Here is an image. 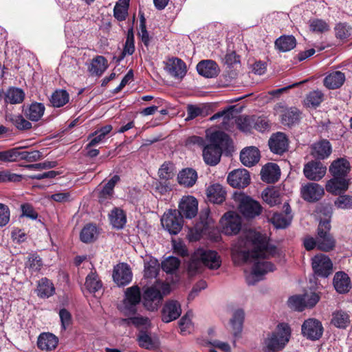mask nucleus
<instances>
[{
    "instance_id": "1",
    "label": "nucleus",
    "mask_w": 352,
    "mask_h": 352,
    "mask_svg": "<svg viewBox=\"0 0 352 352\" xmlns=\"http://www.w3.org/2000/svg\"><path fill=\"white\" fill-rule=\"evenodd\" d=\"M276 251V247L268 244L265 236L250 230L233 247L232 257L236 265L254 263L252 272L246 276L247 283L252 285L259 281L263 275L274 270V265L264 258L274 256Z\"/></svg>"
},
{
    "instance_id": "2",
    "label": "nucleus",
    "mask_w": 352,
    "mask_h": 352,
    "mask_svg": "<svg viewBox=\"0 0 352 352\" xmlns=\"http://www.w3.org/2000/svg\"><path fill=\"white\" fill-rule=\"evenodd\" d=\"M331 225L329 220L321 221L318 225L317 236H307L304 239V246L307 250H311L315 247L318 249L329 252L335 247L336 241L329 233Z\"/></svg>"
},
{
    "instance_id": "3",
    "label": "nucleus",
    "mask_w": 352,
    "mask_h": 352,
    "mask_svg": "<svg viewBox=\"0 0 352 352\" xmlns=\"http://www.w3.org/2000/svg\"><path fill=\"white\" fill-rule=\"evenodd\" d=\"M291 336V329L286 323L279 324L275 331L269 333L263 340L264 352H277L282 350L287 344Z\"/></svg>"
},
{
    "instance_id": "4",
    "label": "nucleus",
    "mask_w": 352,
    "mask_h": 352,
    "mask_svg": "<svg viewBox=\"0 0 352 352\" xmlns=\"http://www.w3.org/2000/svg\"><path fill=\"white\" fill-rule=\"evenodd\" d=\"M170 286L167 283L148 287L143 294L144 307L150 311L157 309L163 298V296L169 293Z\"/></svg>"
},
{
    "instance_id": "5",
    "label": "nucleus",
    "mask_w": 352,
    "mask_h": 352,
    "mask_svg": "<svg viewBox=\"0 0 352 352\" xmlns=\"http://www.w3.org/2000/svg\"><path fill=\"white\" fill-rule=\"evenodd\" d=\"M141 300L140 289L138 286H132L125 291V297L120 307L121 312L125 316L134 315L137 311V306Z\"/></svg>"
},
{
    "instance_id": "6",
    "label": "nucleus",
    "mask_w": 352,
    "mask_h": 352,
    "mask_svg": "<svg viewBox=\"0 0 352 352\" xmlns=\"http://www.w3.org/2000/svg\"><path fill=\"white\" fill-rule=\"evenodd\" d=\"M161 223L170 234H177L182 228L184 221L176 210H169L164 214Z\"/></svg>"
},
{
    "instance_id": "7",
    "label": "nucleus",
    "mask_w": 352,
    "mask_h": 352,
    "mask_svg": "<svg viewBox=\"0 0 352 352\" xmlns=\"http://www.w3.org/2000/svg\"><path fill=\"white\" fill-rule=\"evenodd\" d=\"M241 218L235 212L224 214L221 219L222 232L226 235L236 234L241 228Z\"/></svg>"
},
{
    "instance_id": "8",
    "label": "nucleus",
    "mask_w": 352,
    "mask_h": 352,
    "mask_svg": "<svg viewBox=\"0 0 352 352\" xmlns=\"http://www.w3.org/2000/svg\"><path fill=\"white\" fill-rule=\"evenodd\" d=\"M311 265L317 276L327 278L333 272V263L331 259L323 254L313 257Z\"/></svg>"
},
{
    "instance_id": "9",
    "label": "nucleus",
    "mask_w": 352,
    "mask_h": 352,
    "mask_svg": "<svg viewBox=\"0 0 352 352\" xmlns=\"http://www.w3.org/2000/svg\"><path fill=\"white\" fill-rule=\"evenodd\" d=\"M302 334L311 340H319L323 333V327L320 321L316 318H309L302 323Z\"/></svg>"
},
{
    "instance_id": "10",
    "label": "nucleus",
    "mask_w": 352,
    "mask_h": 352,
    "mask_svg": "<svg viewBox=\"0 0 352 352\" xmlns=\"http://www.w3.org/2000/svg\"><path fill=\"white\" fill-rule=\"evenodd\" d=\"M239 210L245 218L253 219L261 213L262 207L258 201L246 196L241 199Z\"/></svg>"
},
{
    "instance_id": "11",
    "label": "nucleus",
    "mask_w": 352,
    "mask_h": 352,
    "mask_svg": "<svg viewBox=\"0 0 352 352\" xmlns=\"http://www.w3.org/2000/svg\"><path fill=\"white\" fill-rule=\"evenodd\" d=\"M182 218L191 219L198 212V201L192 196L183 197L179 204V209L177 210Z\"/></svg>"
},
{
    "instance_id": "12",
    "label": "nucleus",
    "mask_w": 352,
    "mask_h": 352,
    "mask_svg": "<svg viewBox=\"0 0 352 352\" xmlns=\"http://www.w3.org/2000/svg\"><path fill=\"white\" fill-rule=\"evenodd\" d=\"M197 256L200 258L204 265L210 270H217L221 266V259L216 251L198 249Z\"/></svg>"
},
{
    "instance_id": "13",
    "label": "nucleus",
    "mask_w": 352,
    "mask_h": 352,
    "mask_svg": "<svg viewBox=\"0 0 352 352\" xmlns=\"http://www.w3.org/2000/svg\"><path fill=\"white\" fill-rule=\"evenodd\" d=\"M227 181L234 188H244L250 184V176L246 169H236L229 173Z\"/></svg>"
},
{
    "instance_id": "14",
    "label": "nucleus",
    "mask_w": 352,
    "mask_h": 352,
    "mask_svg": "<svg viewBox=\"0 0 352 352\" xmlns=\"http://www.w3.org/2000/svg\"><path fill=\"white\" fill-rule=\"evenodd\" d=\"M113 278L118 286L128 285L132 280V272L126 263L117 265L113 270Z\"/></svg>"
},
{
    "instance_id": "15",
    "label": "nucleus",
    "mask_w": 352,
    "mask_h": 352,
    "mask_svg": "<svg viewBox=\"0 0 352 352\" xmlns=\"http://www.w3.org/2000/svg\"><path fill=\"white\" fill-rule=\"evenodd\" d=\"M327 171V168L320 162L311 161L304 167L305 176L310 179L318 181L322 179Z\"/></svg>"
},
{
    "instance_id": "16",
    "label": "nucleus",
    "mask_w": 352,
    "mask_h": 352,
    "mask_svg": "<svg viewBox=\"0 0 352 352\" xmlns=\"http://www.w3.org/2000/svg\"><path fill=\"white\" fill-rule=\"evenodd\" d=\"M300 192L305 200L314 202L321 199L324 195V188L318 184L308 183L302 186Z\"/></svg>"
},
{
    "instance_id": "17",
    "label": "nucleus",
    "mask_w": 352,
    "mask_h": 352,
    "mask_svg": "<svg viewBox=\"0 0 352 352\" xmlns=\"http://www.w3.org/2000/svg\"><path fill=\"white\" fill-rule=\"evenodd\" d=\"M165 69L170 76L177 78H182L186 74L185 63L177 58L169 59L166 64Z\"/></svg>"
},
{
    "instance_id": "18",
    "label": "nucleus",
    "mask_w": 352,
    "mask_h": 352,
    "mask_svg": "<svg viewBox=\"0 0 352 352\" xmlns=\"http://www.w3.org/2000/svg\"><path fill=\"white\" fill-rule=\"evenodd\" d=\"M182 314L180 304L176 300L167 302L162 309V320L170 322L176 320Z\"/></svg>"
},
{
    "instance_id": "19",
    "label": "nucleus",
    "mask_w": 352,
    "mask_h": 352,
    "mask_svg": "<svg viewBox=\"0 0 352 352\" xmlns=\"http://www.w3.org/2000/svg\"><path fill=\"white\" fill-rule=\"evenodd\" d=\"M270 150L276 154H282L287 150L288 140L283 133L273 135L269 140Z\"/></svg>"
},
{
    "instance_id": "20",
    "label": "nucleus",
    "mask_w": 352,
    "mask_h": 352,
    "mask_svg": "<svg viewBox=\"0 0 352 352\" xmlns=\"http://www.w3.org/2000/svg\"><path fill=\"white\" fill-rule=\"evenodd\" d=\"M345 177H333L326 184L327 191L336 195L345 192L349 188V180Z\"/></svg>"
},
{
    "instance_id": "21",
    "label": "nucleus",
    "mask_w": 352,
    "mask_h": 352,
    "mask_svg": "<svg viewBox=\"0 0 352 352\" xmlns=\"http://www.w3.org/2000/svg\"><path fill=\"white\" fill-rule=\"evenodd\" d=\"M331 145L328 140H322L311 146V155L319 160H324L328 157L331 153Z\"/></svg>"
},
{
    "instance_id": "22",
    "label": "nucleus",
    "mask_w": 352,
    "mask_h": 352,
    "mask_svg": "<svg viewBox=\"0 0 352 352\" xmlns=\"http://www.w3.org/2000/svg\"><path fill=\"white\" fill-rule=\"evenodd\" d=\"M138 341L140 346L148 350L153 349L159 345L157 337L148 329L140 330L138 335Z\"/></svg>"
},
{
    "instance_id": "23",
    "label": "nucleus",
    "mask_w": 352,
    "mask_h": 352,
    "mask_svg": "<svg viewBox=\"0 0 352 352\" xmlns=\"http://www.w3.org/2000/svg\"><path fill=\"white\" fill-rule=\"evenodd\" d=\"M197 72L206 78H214L219 74L217 63L212 60L200 61L197 65Z\"/></svg>"
},
{
    "instance_id": "24",
    "label": "nucleus",
    "mask_w": 352,
    "mask_h": 352,
    "mask_svg": "<svg viewBox=\"0 0 352 352\" xmlns=\"http://www.w3.org/2000/svg\"><path fill=\"white\" fill-rule=\"evenodd\" d=\"M280 171L279 166L274 163H268L261 171V179L267 183H274L279 179Z\"/></svg>"
},
{
    "instance_id": "25",
    "label": "nucleus",
    "mask_w": 352,
    "mask_h": 352,
    "mask_svg": "<svg viewBox=\"0 0 352 352\" xmlns=\"http://www.w3.org/2000/svg\"><path fill=\"white\" fill-rule=\"evenodd\" d=\"M260 159L259 151L254 146H250L243 149L240 154L241 163L245 166H252L256 164Z\"/></svg>"
},
{
    "instance_id": "26",
    "label": "nucleus",
    "mask_w": 352,
    "mask_h": 352,
    "mask_svg": "<svg viewBox=\"0 0 352 352\" xmlns=\"http://www.w3.org/2000/svg\"><path fill=\"white\" fill-rule=\"evenodd\" d=\"M58 338L51 333H43L38 338L37 341L38 347L46 351H50L55 349L58 345Z\"/></svg>"
},
{
    "instance_id": "27",
    "label": "nucleus",
    "mask_w": 352,
    "mask_h": 352,
    "mask_svg": "<svg viewBox=\"0 0 352 352\" xmlns=\"http://www.w3.org/2000/svg\"><path fill=\"white\" fill-rule=\"evenodd\" d=\"M333 286L340 294H345L349 292L351 284L349 276L343 272H336L333 277Z\"/></svg>"
},
{
    "instance_id": "28",
    "label": "nucleus",
    "mask_w": 352,
    "mask_h": 352,
    "mask_svg": "<svg viewBox=\"0 0 352 352\" xmlns=\"http://www.w3.org/2000/svg\"><path fill=\"white\" fill-rule=\"evenodd\" d=\"M350 168V163L346 159L339 158L332 162L329 171L333 177H346Z\"/></svg>"
},
{
    "instance_id": "29",
    "label": "nucleus",
    "mask_w": 352,
    "mask_h": 352,
    "mask_svg": "<svg viewBox=\"0 0 352 352\" xmlns=\"http://www.w3.org/2000/svg\"><path fill=\"white\" fill-rule=\"evenodd\" d=\"M221 156V148L206 145L203 150L204 162L210 166L217 164Z\"/></svg>"
},
{
    "instance_id": "30",
    "label": "nucleus",
    "mask_w": 352,
    "mask_h": 352,
    "mask_svg": "<svg viewBox=\"0 0 352 352\" xmlns=\"http://www.w3.org/2000/svg\"><path fill=\"white\" fill-rule=\"evenodd\" d=\"M344 81V74L340 71H334L324 78V85L329 89H336L340 87Z\"/></svg>"
},
{
    "instance_id": "31",
    "label": "nucleus",
    "mask_w": 352,
    "mask_h": 352,
    "mask_svg": "<svg viewBox=\"0 0 352 352\" xmlns=\"http://www.w3.org/2000/svg\"><path fill=\"white\" fill-rule=\"evenodd\" d=\"M226 194L223 187L219 184H212L207 189V196L209 200L214 204H221L224 201Z\"/></svg>"
},
{
    "instance_id": "32",
    "label": "nucleus",
    "mask_w": 352,
    "mask_h": 352,
    "mask_svg": "<svg viewBox=\"0 0 352 352\" xmlns=\"http://www.w3.org/2000/svg\"><path fill=\"white\" fill-rule=\"evenodd\" d=\"M300 118V112L296 107H290L283 111L281 123L285 126H291L297 124Z\"/></svg>"
},
{
    "instance_id": "33",
    "label": "nucleus",
    "mask_w": 352,
    "mask_h": 352,
    "mask_svg": "<svg viewBox=\"0 0 352 352\" xmlns=\"http://www.w3.org/2000/svg\"><path fill=\"white\" fill-rule=\"evenodd\" d=\"M197 179V172L192 168L183 169L177 175L179 184L186 187L192 186Z\"/></svg>"
},
{
    "instance_id": "34",
    "label": "nucleus",
    "mask_w": 352,
    "mask_h": 352,
    "mask_svg": "<svg viewBox=\"0 0 352 352\" xmlns=\"http://www.w3.org/2000/svg\"><path fill=\"white\" fill-rule=\"evenodd\" d=\"M245 313L241 309H238L233 312L230 322L232 327L233 335L235 337L239 336L242 331Z\"/></svg>"
},
{
    "instance_id": "35",
    "label": "nucleus",
    "mask_w": 352,
    "mask_h": 352,
    "mask_svg": "<svg viewBox=\"0 0 352 352\" xmlns=\"http://www.w3.org/2000/svg\"><path fill=\"white\" fill-rule=\"evenodd\" d=\"M120 180L118 175H114L102 188L99 192L98 199L101 204L105 203L107 200L111 199L113 194V188L115 185Z\"/></svg>"
},
{
    "instance_id": "36",
    "label": "nucleus",
    "mask_w": 352,
    "mask_h": 352,
    "mask_svg": "<svg viewBox=\"0 0 352 352\" xmlns=\"http://www.w3.org/2000/svg\"><path fill=\"white\" fill-rule=\"evenodd\" d=\"M25 98L24 91L17 87H11L4 94V100L6 103L20 104Z\"/></svg>"
},
{
    "instance_id": "37",
    "label": "nucleus",
    "mask_w": 352,
    "mask_h": 352,
    "mask_svg": "<svg viewBox=\"0 0 352 352\" xmlns=\"http://www.w3.org/2000/svg\"><path fill=\"white\" fill-rule=\"evenodd\" d=\"M109 216L110 222L115 228L122 229L126 223V214L120 208H113Z\"/></svg>"
},
{
    "instance_id": "38",
    "label": "nucleus",
    "mask_w": 352,
    "mask_h": 352,
    "mask_svg": "<svg viewBox=\"0 0 352 352\" xmlns=\"http://www.w3.org/2000/svg\"><path fill=\"white\" fill-rule=\"evenodd\" d=\"M107 67L106 58L102 56H98L92 60L89 67V71L91 74L101 76Z\"/></svg>"
},
{
    "instance_id": "39",
    "label": "nucleus",
    "mask_w": 352,
    "mask_h": 352,
    "mask_svg": "<svg viewBox=\"0 0 352 352\" xmlns=\"http://www.w3.org/2000/svg\"><path fill=\"white\" fill-rule=\"evenodd\" d=\"M296 40L295 37L292 35L280 36L275 41L276 48L283 52L292 50L296 47Z\"/></svg>"
},
{
    "instance_id": "40",
    "label": "nucleus",
    "mask_w": 352,
    "mask_h": 352,
    "mask_svg": "<svg viewBox=\"0 0 352 352\" xmlns=\"http://www.w3.org/2000/svg\"><path fill=\"white\" fill-rule=\"evenodd\" d=\"M45 106L42 103L34 102L25 110V116L32 121H38L43 116Z\"/></svg>"
},
{
    "instance_id": "41",
    "label": "nucleus",
    "mask_w": 352,
    "mask_h": 352,
    "mask_svg": "<svg viewBox=\"0 0 352 352\" xmlns=\"http://www.w3.org/2000/svg\"><path fill=\"white\" fill-rule=\"evenodd\" d=\"M54 290L53 283L47 278H41L38 282L37 294L41 298H49L54 294Z\"/></svg>"
},
{
    "instance_id": "42",
    "label": "nucleus",
    "mask_w": 352,
    "mask_h": 352,
    "mask_svg": "<svg viewBox=\"0 0 352 352\" xmlns=\"http://www.w3.org/2000/svg\"><path fill=\"white\" fill-rule=\"evenodd\" d=\"M331 324L340 329H345L350 324L349 315L344 311H337L333 313Z\"/></svg>"
},
{
    "instance_id": "43",
    "label": "nucleus",
    "mask_w": 352,
    "mask_h": 352,
    "mask_svg": "<svg viewBox=\"0 0 352 352\" xmlns=\"http://www.w3.org/2000/svg\"><path fill=\"white\" fill-rule=\"evenodd\" d=\"M85 285L91 293H95L102 288V284L96 272H91L86 277Z\"/></svg>"
},
{
    "instance_id": "44",
    "label": "nucleus",
    "mask_w": 352,
    "mask_h": 352,
    "mask_svg": "<svg viewBox=\"0 0 352 352\" xmlns=\"http://www.w3.org/2000/svg\"><path fill=\"white\" fill-rule=\"evenodd\" d=\"M123 322L126 324H133L140 330H146L151 327L150 320L146 317L135 316L123 319Z\"/></svg>"
},
{
    "instance_id": "45",
    "label": "nucleus",
    "mask_w": 352,
    "mask_h": 352,
    "mask_svg": "<svg viewBox=\"0 0 352 352\" xmlns=\"http://www.w3.org/2000/svg\"><path fill=\"white\" fill-rule=\"evenodd\" d=\"M69 94L63 89L55 91L50 98V102L54 107H60L67 104L69 101Z\"/></svg>"
},
{
    "instance_id": "46",
    "label": "nucleus",
    "mask_w": 352,
    "mask_h": 352,
    "mask_svg": "<svg viewBox=\"0 0 352 352\" xmlns=\"http://www.w3.org/2000/svg\"><path fill=\"white\" fill-rule=\"evenodd\" d=\"M210 142L209 146L221 148L228 140V136L224 132L215 131L208 135Z\"/></svg>"
},
{
    "instance_id": "47",
    "label": "nucleus",
    "mask_w": 352,
    "mask_h": 352,
    "mask_svg": "<svg viewBox=\"0 0 352 352\" xmlns=\"http://www.w3.org/2000/svg\"><path fill=\"white\" fill-rule=\"evenodd\" d=\"M98 232L95 226L88 224L81 230L80 237L84 243H91L97 237Z\"/></svg>"
},
{
    "instance_id": "48",
    "label": "nucleus",
    "mask_w": 352,
    "mask_h": 352,
    "mask_svg": "<svg viewBox=\"0 0 352 352\" xmlns=\"http://www.w3.org/2000/svg\"><path fill=\"white\" fill-rule=\"evenodd\" d=\"M292 218V216H285L282 213H275L270 221L276 228L283 229L290 225Z\"/></svg>"
},
{
    "instance_id": "49",
    "label": "nucleus",
    "mask_w": 352,
    "mask_h": 352,
    "mask_svg": "<svg viewBox=\"0 0 352 352\" xmlns=\"http://www.w3.org/2000/svg\"><path fill=\"white\" fill-rule=\"evenodd\" d=\"M262 198L270 206H274L280 203L278 191L274 189H266L262 192Z\"/></svg>"
},
{
    "instance_id": "50",
    "label": "nucleus",
    "mask_w": 352,
    "mask_h": 352,
    "mask_svg": "<svg viewBox=\"0 0 352 352\" xmlns=\"http://www.w3.org/2000/svg\"><path fill=\"white\" fill-rule=\"evenodd\" d=\"M322 100L323 94L319 90H314L307 95L305 103L308 107H318Z\"/></svg>"
},
{
    "instance_id": "51",
    "label": "nucleus",
    "mask_w": 352,
    "mask_h": 352,
    "mask_svg": "<svg viewBox=\"0 0 352 352\" xmlns=\"http://www.w3.org/2000/svg\"><path fill=\"white\" fill-rule=\"evenodd\" d=\"M0 160L6 162H16L21 160L20 149L19 148H14L0 152Z\"/></svg>"
},
{
    "instance_id": "52",
    "label": "nucleus",
    "mask_w": 352,
    "mask_h": 352,
    "mask_svg": "<svg viewBox=\"0 0 352 352\" xmlns=\"http://www.w3.org/2000/svg\"><path fill=\"white\" fill-rule=\"evenodd\" d=\"M174 166L169 162H164L158 170V175L162 180L167 181L174 176Z\"/></svg>"
},
{
    "instance_id": "53",
    "label": "nucleus",
    "mask_w": 352,
    "mask_h": 352,
    "mask_svg": "<svg viewBox=\"0 0 352 352\" xmlns=\"http://www.w3.org/2000/svg\"><path fill=\"white\" fill-rule=\"evenodd\" d=\"M180 265V261L174 256H169L162 263V268L166 273H173Z\"/></svg>"
},
{
    "instance_id": "54",
    "label": "nucleus",
    "mask_w": 352,
    "mask_h": 352,
    "mask_svg": "<svg viewBox=\"0 0 352 352\" xmlns=\"http://www.w3.org/2000/svg\"><path fill=\"white\" fill-rule=\"evenodd\" d=\"M204 265L200 258L197 256V251L192 256L188 265V272L190 276H194L197 273L199 272Z\"/></svg>"
},
{
    "instance_id": "55",
    "label": "nucleus",
    "mask_w": 352,
    "mask_h": 352,
    "mask_svg": "<svg viewBox=\"0 0 352 352\" xmlns=\"http://www.w3.org/2000/svg\"><path fill=\"white\" fill-rule=\"evenodd\" d=\"M352 29L346 23H340L335 27L336 36L339 39H346L351 34Z\"/></svg>"
},
{
    "instance_id": "56",
    "label": "nucleus",
    "mask_w": 352,
    "mask_h": 352,
    "mask_svg": "<svg viewBox=\"0 0 352 352\" xmlns=\"http://www.w3.org/2000/svg\"><path fill=\"white\" fill-rule=\"evenodd\" d=\"M160 270L159 263L157 260H151L145 263L144 276L148 278L156 277Z\"/></svg>"
},
{
    "instance_id": "57",
    "label": "nucleus",
    "mask_w": 352,
    "mask_h": 352,
    "mask_svg": "<svg viewBox=\"0 0 352 352\" xmlns=\"http://www.w3.org/2000/svg\"><path fill=\"white\" fill-rule=\"evenodd\" d=\"M288 306L296 311H301L305 309L303 295L291 296L287 300Z\"/></svg>"
},
{
    "instance_id": "58",
    "label": "nucleus",
    "mask_w": 352,
    "mask_h": 352,
    "mask_svg": "<svg viewBox=\"0 0 352 352\" xmlns=\"http://www.w3.org/2000/svg\"><path fill=\"white\" fill-rule=\"evenodd\" d=\"M10 120L13 125L19 130H27L32 128V124L21 115L11 116Z\"/></svg>"
},
{
    "instance_id": "59",
    "label": "nucleus",
    "mask_w": 352,
    "mask_h": 352,
    "mask_svg": "<svg viewBox=\"0 0 352 352\" xmlns=\"http://www.w3.org/2000/svg\"><path fill=\"white\" fill-rule=\"evenodd\" d=\"M192 313L191 311L187 312L179 320V326L181 329V331L185 334L186 332H190L192 329Z\"/></svg>"
},
{
    "instance_id": "60",
    "label": "nucleus",
    "mask_w": 352,
    "mask_h": 352,
    "mask_svg": "<svg viewBox=\"0 0 352 352\" xmlns=\"http://www.w3.org/2000/svg\"><path fill=\"white\" fill-rule=\"evenodd\" d=\"M309 28L313 32H323L329 30L328 24L322 19H313L309 21Z\"/></svg>"
},
{
    "instance_id": "61",
    "label": "nucleus",
    "mask_w": 352,
    "mask_h": 352,
    "mask_svg": "<svg viewBox=\"0 0 352 352\" xmlns=\"http://www.w3.org/2000/svg\"><path fill=\"white\" fill-rule=\"evenodd\" d=\"M206 223H201V225L197 224L194 228H192L189 230L188 237L191 241H198L204 232V230L206 228Z\"/></svg>"
},
{
    "instance_id": "62",
    "label": "nucleus",
    "mask_w": 352,
    "mask_h": 352,
    "mask_svg": "<svg viewBox=\"0 0 352 352\" xmlns=\"http://www.w3.org/2000/svg\"><path fill=\"white\" fill-rule=\"evenodd\" d=\"M138 36L141 38L142 41L146 46L149 44V35L146 30V20L143 15L141 16L140 20V27L138 30Z\"/></svg>"
},
{
    "instance_id": "63",
    "label": "nucleus",
    "mask_w": 352,
    "mask_h": 352,
    "mask_svg": "<svg viewBox=\"0 0 352 352\" xmlns=\"http://www.w3.org/2000/svg\"><path fill=\"white\" fill-rule=\"evenodd\" d=\"M25 265L32 272H38L42 266V261L38 256L32 254L28 256Z\"/></svg>"
},
{
    "instance_id": "64",
    "label": "nucleus",
    "mask_w": 352,
    "mask_h": 352,
    "mask_svg": "<svg viewBox=\"0 0 352 352\" xmlns=\"http://www.w3.org/2000/svg\"><path fill=\"white\" fill-rule=\"evenodd\" d=\"M335 205L342 209H349L352 208V197L349 195H340L335 201Z\"/></svg>"
}]
</instances>
